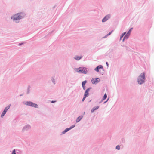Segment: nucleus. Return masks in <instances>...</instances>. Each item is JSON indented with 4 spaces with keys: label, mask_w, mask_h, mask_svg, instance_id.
I'll list each match as a JSON object with an SVG mask.
<instances>
[{
    "label": "nucleus",
    "mask_w": 154,
    "mask_h": 154,
    "mask_svg": "<svg viewBox=\"0 0 154 154\" xmlns=\"http://www.w3.org/2000/svg\"><path fill=\"white\" fill-rule=\"evenodd\" d=\"M145 75L144 73H143L141 74L138 79V83L139 84H141L144 82Z\"/></svg>",
    "instance_id": "nucleus-1"
},
{
    "label": "nucleus",
    "mask_w": 154,
    "mask_h": 154,
    "mask_svg": "<svg viewBox=\"0 0 154 154\" xmlns=\"http://www.w3.org/2000/svg\"><path fill=\"white\" fill-rule=\"evenodd\" d=\"M76 71L78 72L86 74L87 72V69L84 67H80L76 69Z\"/></svg>",
    "instance_id": "nucleus-2"
},
{
    "label": "nucleus",
    "mask_w": 154,
    "mask_h": 154,
    "mask_svg": "<svg viewBox=\"0 0 154 154\" xmlns=\"http://www.w3.org/2000/svg\"><path fill=\"white\" fill-rule=\"evenodd\" d=\"M27 105L29 106H31L34 107L35 108L38 107V106L37 104L33 103L31 102H27L25 103Z\"/></svg>",
    "instance_id": "nucleus-3"
},
{
    "label": "nucleus",
    "mask_w": 154,
    "mask_h": 154,
    "mask_svg": "<svg viewBox=\"0 0 154 154\" xmlns=\"http://www.w3.org/2000/svg\"><path fill=\"white\" fill-rule=\"evenodd\" d=\"M21 18L20 16L18 14H15L14 16L11 17V19H13L14 21L17 20H20Z\"/></svg>",
    "instance_id": "nucleus-4"
},
{
    "label": "nucleus",
    "mask_w": 154,
    "mask_h": 154,
    "mask_svg": "<svg viewBox=\"0 0 154 154\" xmlns=\"http://www.w3.org/2000/svg\"><path fill=\"white\" fill-rule=\"evenodd\" d=\"M100 81L99 79L96 78H93L91 80L92 83L93 84L97 83Z\"/></svg>",
    "instance_id": "nucleus-5"
},
{
    "label": "nucleus",
    "mask_w": 154,
    "mask_h": 154,
    "mask_svg": "<svg viewBox=\"0 0 154 154\" xmlns=\"http://www.w3.org/2000/svg\"><path fill=\"white\" fill-rule=\"evenodd\" d=\"M110 16L109 14L106 15L105 17L102 20V22H104L107 21L109 18H110Z\"/></svg>",
    "instance_id": "nucleus-6"
},
{
    "label": "nucleus",
    "mask_w": 154,
    "mask_h": 154,
    "mask_svg": "<svg viewBox=\"0 0 154 154\" xmlns=\"http://www.w3.org/2000/svg\"><path fill=\"white\" fill-rule=\"evenodd\" d=\"M75 125H73L72 126H71L69 128H67L65 129V130L63 132L62 134H64L66 132H67L68 131L70 130V129H71L73 127H75Z\"/></svg>",
    "instance_id": "nucleus-7"
},
{
    "label": "nucleus",
    "mask_w": 154,
    "mask_h": 154,
    "mask_svg": "<svg viewBox=\"0 0 154 154\" xmlns=\"http://www.w3.org/2000/svg\"><path fill=\"white\" fill-rule=\"evenodd\" d=\"M75 125H73L72 126H71L69 128H67L65 129V130L63 132L62 134H64L66 132H67L68 131L70 130V129H71L73 127H75Z\"/></svg>",
    "instance_id": "nucleus-8"
},
{
    "label": "nucleus",
    "mask_w": 154,
    "mask_h": 154,
    "mask_svg": "<svg viewBox=\"0 0 154 154\" xmlns=\"http://www.w3.org/2000/svg\"><path fill=\"white\" fill-rule=\"evenodd\" d=\"M91 89V88H88L85 91L84 94V96L87 97H88L89 95V94L88 93V92L89 91L90 89Z\"/></svg>",
    "instance_id": "nucleus-9"
},
{
    "label": "nucleus",
    "mask_w": 154,
    "mask_h": 154,
    "mask_svg": "<svg viewBox=\"0 0 154 154\" xmlns=\"http://www.w3.org/2000/svg\"><path fill=\"white\" fill-rule=\"evenodd\" d=\"M103 68V66L102 65H99L95 69V70L97 72H99V69H102Z\"/></svg>",
    "instance_id": "nucleus-10"
},
{
    "label": "nucleus",
    "mask_w": 154,
    "mask_h": 154,
    "mask_svg": "<svg viewBox=\"0 0 154 154\" xmlns=\"http://www.w3.org/2000/svg\"><path fill=\"white\" fill-rule=\"evenodd\" d=\"M130 34V33H129L128 32V33H127L126 35L124 37V38L123 40V41H124V39H127L128 38V37H129V36Z\"/></svg>",
    "instance_id": "nucleus-11"
},
{
    "label": "nucleus",
    "mask_w": 154,
    "mask_h": 154,
    "mask_svg": "<svg viewBox=\"0 0 154 154\" xmlns=\"http://www.w3.org/2000/svg\"><path fill=\"white\" fill-rule=\"evenodd\" d=\"M82 116H80L78 117L76 120V122H79L82 118Z\"/></svg>",
    "instance_id": "nucleus-12"
},
{
    "label": "nucleus",
    "mask_w": 154,
    "mask_h": 154,
    "mask_svg": "<svg viewBox=\"0 0 154 154\" xmlns=\"http://www.w3.org/2000/svg\"><path fill=\"white\" fill-rule=\"evenodd\" d=\"M98 108H99V106H98L94 107L93 108V109L91 111V112H92V113L95 110H96L98 109Z\"/></svg>",
    "instance_id": "nucleus-13"
},
{
    "label": "nucleus",
    "mask_w": 154,
    "mask_h": 154,
    "mask_svg": "<svg viewBox=\"0 0 154 154\" xmlns=\"http://www.w3.org/2000/svg\"><path fill=\"white\" fill-rule=\"evenodd\" d=\"M6 112L4 110L3 112L1 115V117L2 118L3 117L4 115L6 114Z\"/></svg>",
    "instance_id": "nucleus-14"
},
{
    "label": "nucleus",
    "mask_w": 154,
    "mask_h": 154,
    "mask_svg": "<svg viewBox=\"0 0 154 154\" xmlns=\"http://www.w3.org/2000/svg\"><path fill=\"white\" fill-rule=\"evenodd\" d=\"M82 57H82H78V56H76L75 57V58L76 60H79Z\"/></svg>",
    "instance_id": "nucleus-15"
},
{
    "label": "nucleus",
    "mask_w": 154,
    "mask_h": 154,
    "mask_svg": "<svg viewBox=\"0 0 154 154\" xmlns=\"http://www.w3.org/2000/svg\"><path fill=\"white\" fill-rule=\"evenodd\" d=\"M10 106H8L7 107H5V109H4V111H5L6 112H7V110H8V109H9L10 108Z\"/></svg>",
    "instance_id": "nucleus-16"
},
{
    "label": "nucleus",
    "mask_w": 154,
    "mask_h": 154,
    "mask_svg": "<svg viewBox=\"0 0 154 154\" xmlns=\"http://www.w3.org/2000/svg\"><path fill=\"white\" fill-rule=\"evenodd\" d=\"M107 95H106V94H104V95L103 98L102 100H105L107 98Z\"/></svg>",
    "instance_id": "nucleus-17"
},
{
    "label": "nucleus",
    "mask_w": 154,
    "mask_h": 154,
    "mask_svg": "<svg viewBox=\"0 0 154 154\" xmlns=\"http://www.w3.org/2000/svg\"><path fill=\"white\" fill-rule=\"evenodd\" d=\"M86 82L87 81H83L82 83V86H84Z\"/></svg>",
    "instance_id": "nucleus-18"
},
{
    "label": "nucleus",
    "mask_w": 154,
    "mask_h": 154,
    "mask_svg": "<svg viewBox=\"0 0 154 154\" xmlns=\"http://www.w3.org/2000/svg\"><path fill=\"white\" fill-rule=\"evenodd\" d=\"M126 34V32H124V33H123L120 37V39H121L123 37V36Z\"/></svg>",
    "instance_id": "nucleus-19"
},
{
    "label": "nucleus",
    "mask_w": 154,
    "mask_h": 154,
    "mask_svg": "<svg viewBox=\"0 0 154 154\" xmlns=\"http://www.w3.org/2000/svg\"><path fill=\"white\" fill-rule=\"evenodd\" d=\"M133 29V28H131L130 29V30H129V31H128V32L130 34V33H131V30H132Z\"/></svg>",
    "instance_id": "nucleus-20"
},
{
    "label": "nucleus",
    "mask_w": 154,
    "mask_h": 154,
    "mask_svg": "<svg viewBox=\"0 0 154 154\" xmlns=\"http://www.w3.org/2000/svg\"><path fill=\"white\" fill-rule=\"evenodd\" d=\"M12 154H16L15 153V149H14L13 150Z\"/></svg>",
    "instance_id": "nucleus-21"
},
{
    "label": "nucleus",
    "mask_w": 154,
    "mask_h": 154,
    "mask_svg": "<svg viewBox=\"0 0 154 154\" xmlns=\"http://www.w3.org/2000/svg\"><path fill=\"white\" fill-rule=\"evenodd\" d=\"M116 149H117L118 150H119L120 149V146L119 145H118L116 146Z\"/></svg>",
    "instance_id": "nucleus-22"
},
{
    "label": "nucleus",
    "mask_w": 154,
    "mask_h": 154,
    "mask_svg": "<svg viewBox=\"0 0 154 154\" xmlns=\"http://www.w3.org/2000/svg\"><path fill=\"white\" fill-rule=\"evenodd\" d=\"M86 97L85 96H84V97H83V99H82V101H83L85 99V98H86Z\"/></svg>",
    "instance_id": "nucleus-23"
},
{
    "label": "nucleus",
    "mask_w": 154,
    "mask_h": 154,
    "mask_svg": "<svg viewBox=\"0 0 154 154\" xmlns=\"http://www.w3.org/2000/svg\"><path fill=\"white\" fill-rule=\"evenodd\" d=\"M112 32V31L110 32L108 34V35H110Z\"/></svg>",
    "instance_id": "nucleus-24"
},
{
    "label": "nucleus",
    "mask_w": 154,
    "mask_h": 154,
    "mask_svg": "<svg viewBox=\"0 0 154 154\" xmlns=\"http://www.w3.org/2000/svg\"><path fill=\"white\" fill-rule=\"evenodd\" d=\"M56 101H54V100H53V101H51V103H54V102H55Z\"/></svg>",
    "instance_id": "nucleus-25"
},
{
    "label": "nucleus",
    "mask_w": 154,
    "mask_h": 154,
    "mask_svg": "<svg viewBox=\"0 0 154 154\" xmlns=\"http://www.w3.org/2000/svg\"><path fill=\"white\" fill-rule=\"evenodd\" d=\"M106 64L107 65V66H108V63L107 62H106Z\"/></svg>",
    "instance_id": "nucleus-26"
},
{
    "label": "nucleus",
    "mask_w": 154,
    "mask_h": 154,
    "mask_svg": "<svg viewBox=\"0 0 154 154\" xmlns=\"http://www.w3.org/2000/svg\"><path fill=\"white\" fill-rule=\"evenodd\" d=\"M82 87H83V89H84V90H85V86H82Z\"/></svg>",
    "instance_id": "nucleus-27"
},
{
    "label": "nucleus",
    "mask_w": 154,
    "mask_h": 154,
    "mask_svg": "<svg viewBox=\"0 0 154 154\" xmlns=\"http://www.w3.org/2000/svg\"><path fill=\"white\" fill-rule=\"evenodd\" d=\"M108 99H108L107 100V101H106L104 102V103H105L108 100Z\"/></svg>",
    "instance_id": "nucleus-28"
}]
</instances>
